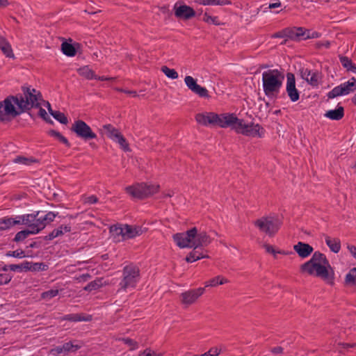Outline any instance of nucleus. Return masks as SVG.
Instances as JSON below:
<instances>
[{"mask_svg": "<svg viewBox=\"0 0 356 356\" xmlns=\"http://www.w3.org/2000/svg\"><path fill=\"white\" fill-rule=\"evenodd\" d=\"M272 38H287L286 29H284L280 31L275 33L274 34L272 35Z\"/></svg>", "mask_w": 356, "mask_h": 356, "instance_id": "57", "label": "nucleus"}, {"mask_svg": "<svg viewBox=\"0 0 356 356\" xmlns=\"http://www.w3.org/2000/svg\"><path fill=\"white\" fill-rule=\"evenodd\" d=\"M59 293L58 289H50L49 291H44L41 294V298L42 299L49 300L54 297L56 296Z\"/></svg>", "mask_w": 356, "mask_h": 356, "instance_id": "44", "label": "nucleus"}, {"mask_svg": "<svg viewBox=\"0 0 356 356\" xmlns=\"http://www.w3.org/2000/svg\"><path fill=\"white\" fill-rule=\"evenodd\" d=\"M103 129L105 131V134L107 137L111 138L112 140H114L115 138H117L118 135L121 134L118 129L115 128L110 124H104L103 126Z\"/></svg>", "mask_w": 356, "mask_h": 356, "instance_id": "26", "label": "nucleus"}, {"mask_svg": "<svg viewBox=\"0 0 356 356\" xmlns=\"http://www.w3.org/2000/svg\"><path fill=\"white\" fill-rule=\"evenodd\" d=\"M195 3L202 5H229L231 1L229 0H193Z\"/></svg>", "mask_w": 356, "mask_h": 356, "instance_id": "31", "label": "nucleus"}, {"mask_svg": "<svg viewBox=\"0 0 356 356\" xmlns=\"http://www.w3.org/2000/svg\"><path fill=\"white\" fill-rule=\"evenodd\" d=\"M211 242V239L206 232L198 233L197 231L193 245H194V249H197L200 247L207 246Z\"/></svg>", "mask_w": 356, "mask_h": 356, "instance_id": "17", "label": "nucleus"}, {"mask_svg": "<svg viewBox=\"0 0 356 356\" xmlns=\"http://www.w3.org/2000/svg\"><path fill=\"white\" fill-rule=\"evenodd\" d=\"M92 317L89 314H70L64 316L63 317V320L68 321L72 322H79V321H85L88 322L92 320Z\"/></svg>", "mask_w": 356, "mask_h": 356, "instance_id": "21", "label": "nucleus"}, {"mask_svg": "<svg viewBox=\"0 0 356 356\" xmlns=\"http://www.w3.org/2000/svg\"><path fill=\"white\" fill-rule=\"evenodd\" d=\"M138 356H156V355L154 351L147 348L143 352L140 353Z\"/></svg>", "mask_w": 356, "mask_h": 356, "instance_id": "59", "label": "nucleus"}, {"mask_svg": "<svg viewBox=\"0 0 356 356\" xmlns=\"http://www.w3.org/2000/svg\"><path fill=\"white\" fill-rule=\"evenodd\" d=\"M339 60L341 65L348 72L356 73V65L351 59L345 56H339Z\"/></svg>", "mask_w": 356, "mask_h": 356, "instance_id": "25", "label": "nucleus"}, {"mask_svg": "<svg viewBox=\"0 0 356 356\" xmlns=\"http://www.w3.org/2000/svg\"><path fill=\"white\" fill-rule=\"evenodd\" d=\"M17 98L14 95H9L4 100L0 102V122H8L20 115L22 112L17 106Z\"/></svg>", "mask_w": 356, "mask_h": 356, "instance_id": "5", "label": "nucleus"}, {"mask_svg": "<svg viewBox=\"0 0 356 356\" xmlns=\"http://www.w3.org/2000/svg\"><path fill=\"white\" fill-rule=\"evenodd\" d=\"M58 215V213H54L53 211L48 212L44 217L43 220L47 222V223H49L51 222H53L56 218V216Z\"/></svg>", "mask_w": 356, "mask_h": 356, "instance_id": "53", "label": "nucleus"}, {"mask_svg": "<svg viewBox=\"0 0 356 356\" xmlns=\"http://www.w3.org/2000/svg\"><path fill=\"white\" fill-rule=\"evenodd\" d=\"M70 130L74 132L77 137L88 141L97 138V134L84 121L76 120L72 125Z\"/></svg>", "mask_w": 356, "mask_h": 356, "instance_id": "10", "label": "nucleus"}, {"mask_svg": "<svg viewBox=\"0 0 356 356\" xmlns=\"http://www.w3.org/2000/svg\"><path fill=\"white\" fill-rule=\"evenodd\" d=\"M220 350L217 348H211L206 354L208 356H217L220 354Z\"/></svg>", "mask_w": 356, "mask_h": 356, "instance_id": "61", "label": "nucleus"}, {"mask_svg": "<svg viewBox=\"0 0 356 356\" xmlns=\"http://www.w3.org/2000/svg\"><path fill=\"white\" fill-rule=\"evenodd\" d=\"M330 45V43L329 41L318 42L316 44V47L318 48V49L321 48L322 47H325L326 48H329Z\"/></svg>", "mask_w": 356, "mask_h": 356, "instance_id": "63", "label": "nucleus"}, {"mask_svg": "<svg viewBox=\"0 0 356 356\" xmlns=\"http://www.w3.org/2000/svg\"><path fill=\"white\" fill-rule=\"evenodd\" d=\"M325 241L330 250L334 253H338L341 249V241L337 238H331L324 234Z\"/></svg>", "mask_w": 356, "mask_h": 356, "instance_id": "22", "label": "nucleus"}, {"mask_svg": "<svg viewBox=\"0 0 356 356\" xmlns=\"http://www.w3.org/2000/svg\"><path fill=\"white\" fill-rule=\"evenodd\" d=\"M71 227L70 225H60L58 228L54 229L51 233L44 237L45 241H51L54 238L63 235L65 233L70 232Z\"/></svg>", "mask_w": 356, "mask_h": 356, "instance_id": "20", "label": "nucleus"}, {"mask_svg": "<svg viewBox=\"0 0 356 356\" xmlns=\"http://www.w3.org/2000/svg\"><path fill=\"white\" fill-rule=\"evenodd\" d=\"M113 141L115 142V143H118L120 145V147L124 152H129L130 151V148H129V144H128L126 138L123 136V135L122 134L118 135V138H115Z\"/></svg>", "mask_w": 356, "mask_h": 356, "instance_id": "38", "label": "nucleus"}, {"mask_svg": "<svg viewBox=\"0 0 356 356\" xmlns=\"http://www.w3.org/2000/svg\"><path fill=\"white\" fill-rule=\"evenodd\" d=\"M161 70L170 79H176L178 78V73L174 69H170L164 65L161 67Z\"/></svg>", "mask_w": 356, "mask_h": 356, "instance_id": "40", "label": "nucleus"}, {"mask_svg": "<svg viewBox=\"0 0 356 356\" xmlns=\"http://www.w3.org/2000/svg\"><path fill=\"white\" fill-rule=\"evenodd\" d=\"M28 267L30 269H27V271L31 272L45 271L48 269V266L42 262H29V265H28Z\"/></svg>", "mask_w": 356, "mask_h": 356, "instance_id": "33", "label": "nucleus"}, {"mask_svg": "<svg viewBox=\"0 0 356 356\" xmlns=\"http://www.w3.org/2000/svg\"><path fill=\"white\" fill-rule=\"evenodd\" d=\"M287 38L294 40H303L304 28L303 27H291L286 28Z\"/></svg>", "mask_w": 356, "mask_h": 356, "instance_id": "18", "label": "nucleus"}, {"mask_svg": "<svg viewBox=\"0 0 356 356\" xmlns=\"http://www.w3.org/2000/svg\"><path fill=\"white\" fill-rule=\"evenodd\" d=\"M124 240L133 238L143 234L142 227L140 226H132L127 224L124 225Z\"/></svg>", "mask_w": 356, "mask_h": 356, "instance_id": "19", "label": "nucleus"}, {"mask_svg": "<svg viewBox=\"0 0 356 356\" xmlns=\"http://www.w3.org/2000/svg\"><path fill=\"white\" fill-rule=\"evenodd\" d=\"M81 347H82L81 343H74L72 341H71V348H72L71 352L72 353L76 352L77 350L80 349Z\"/></svg>", "mask_w": 356, "mask_h": 356, "instance_id": "62", "label": "nucleus"}, {"mask_svg": "<svg viewBox=\"0 0 356 356\" xmlns=\"http://www.w3.org/2000/svg\"><path fill=\"white\" fill-rule=\"evenodd\" d=\"M300 270L310 275H314L331 285L334 284V269L326 256L318 251L315 252L309 261L301 265Z\"/></svg>", "mask_w": 356, "mask_h": 356, "instance_id": "2", "label": "nucleus"}, {"mask_svg": "<svg viewBox=\"0 0 356 356\" xmlns=\"http://www.w3.org/2000/svg\"><path fill=\"white\" fill-rule=\"evenodd\" d=\"M79 74L88 80L95 79L96 74L93 70L90 69L88 66L80 67L78 70Z\"/></svg>", "mask_w": 356, "mask_h": 356, "instance_id": "32", "label": "nucleus"}, {"mask_svg": "<svg viewBox=\"0 0 356 356\" xmlns=\"http://www.w3.org/2000/svg\"><path fill=\"white\" fill-rule=\"evenodd\" d=\"M139 268L133 264L127 265L123 268V278L120 282L121 289L135 287L139 280Z\"/></svg>", "mask_w": 356, "mask_h": 356, "instance_id": "7", "label": "nucleus"}, {"mask_svg": "<svg viewBox=\"0 0 356 356\" xmlns=\"http://www.w3.org/2000/svg\"><path fill=\"white\" fill-rule=\"evenodd\" d=\"M195 120L204 126H218L221 128L231 127L236 134L248 137L262 138L264 135V128L253 122H247L243 119L238 118L234 113L217 114L213 112L197 113Z\"/></svg>", "mask_w": 356, "mask_h": 356, "instance_id": "1", "label": "nucleus"}, {"mask_svg": "<svg viewBox=\"0 0 356 356\" xmlns=\"http://www.w3.org/2000/svg\"><path fill=\"white\" fill-rule=\"evenodd\" d=\"M264 246L267 252L274 254L275 257L276 253H280V254H287L284 251L276 252L275 250L274 249V248L270 245L265 244Z\"/></svg>", "mask_w": 356, "mask_h": 356, "instance_id": "56", "label": "nucleus"}, {"mask_svg": "<svg viewBox=\"0 0 356 356\" xmlns=\"http://www.w3.org/2000/svg\"><path fill=\"white\" fill-rule=\"evenodd\" d=\"M158 188V186L140 183L127 186L126 191L134 197L143 199L156 193Z\"/></svg>", "mask_w": 356, "mask_h": 356, "instance_id": "6", "label": "nucleus"}, {"mask_svg": "<svg viewBox=\"0 0 356 356\" xmlns=\"http://www.w3.org/2000/svg\"><path fill=\"white\" fill-rule=\"evenodd\" d=\"M62 52L70 57L74 56L76 53V50L74 46L67 42H63L61 44Z\"/></svg>", "mask_w": 356, "mask_h": 356, "instance_id": "28", "label": "nucleus"}, {"mask_svg": "<svg viewBox=\"0 0 356 356\" xmlns=\"http://www.w3.org/2000/svg\"><path fill=\"white\" fill-rule=\"evenodd\" d=\"M6 257H13L15 258L22 259L26 257L25 252L22 250H17L15 251H8L6 253Z\"/></svg>", "mask_w": 356, "mask_h": 356, "instance_id": "47", "label": "nucleus"}, {"mask_svg": "<svg viewBox=\"0 0 356 356\" xmlns=\"http://www.w3.org/2000/svg\"><path fill=\"white\" fill-rule=\"evenodd\" d=\"M2 52L8 58L14 57V54L13 52V49L11 48V45L8 42L1 49Z\"/></svg>", "mask_w": 356, "mask_h": 356, "instance_id": "49", "label": "nucleus"}, {"mask_svg": "<svg viewBox=\"0 0 356 356\" xmlns=\"http://www.w3.org/2000/svg\"><path fill=\"white\" fill-rule=\"evenodd\" d=\"M40 211H35L33 213L22 215L19 218H22V222H23V225L28 227L32 226L31 225L34 223L35 218L38 217Z\"/></svg>", "mask_w": 356, "mask_h": 356, "instance_id": "27", "label": "nucleus"}, {"mask_svg": "<svg viewBox=\"0 0 356 356\" xmlns=\"http://www.w3.org/2000/svg\"><path fill=\"white\" fill-rule=\"evenodd\" d=\"M346 283L356 284V268H353L346 276Z\"/></svg>", "mask_w": 356, "mask_h": 356, "instance_id": "43", "label": "nucleus"}, {"mask_svg": "<svg viewBox=\"0 0 356 356\" xmlns=\"http://www.w3.org/2000/svg\"><path fill=\"white\" fill-rule=\"evenodd\" d=\"M205 257H208V256L204 255L202 252H200L198 250L193 248V250L186 257V261L188 263H192Z\"/></svg>", "mask_w": 356, "mask_h": 356, "instance_id": "30", "label": "nucleus"}, {"mask_svg": "<svg viewBox=\"0 0 356 356\" xmlns=\"http://www.w3.org/2000/svg\"><path fill=\"white\" fill-rule=\"evenodd\" d=\"M204 292V288L189 290L181 294V302L184 305H191Z\"/></svg>", "mask_w": 356, "mask_h": 356, "instance_id": "14", "label": "nucleus"}, {"mask_svg": "<svg viewBox=\"0 0 356 356\" xmlns=\"http://www.w3.org/2000/svg\"><path fill=\"white\" fill-rule=\"evenodd\" d=\"M321 79V74L318 71H312L307 83L312 86H317L319 84V80Z\"/></svg>", "mask_w": 356, "mask_h": 356, "instance_id": "37", "label": "nucleus"}, {"mask_svg": "<svg viewBox=\"0 0 356 356\" xmlns=\"http://www.w3.org/2000/svg\"><path fill=\"white\" fill-rule=\"evenodd\" d=\"M110 233L113 236L116 241H120V237H122V240H124V225L117 224L110 227Z\"/></svg>", "mask_w": 356, "mask_h": 356, "instance_id": "23", "label": "nucleus"}, {"mask_svg": "<svg viewBox=\"0 0 356 356\" xmlns=\"http://www.w3.org/2000/svg\"><path fill=\"white\" fill-rule=\"evenodd\" d=\"M184 82L189 90L193 93L197 95L200 97L208 98L209 97V92L204 87L197 83L196 79L191 76H186L184 79Z\"/></svg>", "mask_w": 356, "mask_h": 356, "instance_id": "12", "label": "nucleus"}, {"mask_svg": "<svg viewBox=\"0 0 356 356\" xmlns=\"http://www.w3.org/2000/svg\"><path fill=\"white\" fill-rule=\"evenodd\" d=\"M91 278V275L89 273H85L81 275L76 278L79 282H86Z\"/></svg>", "mask_w": 356, "mask_h": 356, "instance_id": "60", "label": "nucleus"}, {"mask_svg": "<svg viewBox=\"0 0 356 356\" xmlns=\"http://www.w3.org/2000/svg\"><path fill=\"white\" fill-rule=\"evenodd\" d=\"M39 115L47 123L52 124L54 123L53 120L49 118L46 111L42 107H39Z\"/></svg>", "mask_w": 356, "mask_h": 356, "instance_id": "50", "label": "nucleus"}, {"mask_svg": "<svg viewBox=\"0 0 356 356\" xmlns=\"http://www.w3.org/2000/svg\"><path fill=\"white\" fill-rule=\"evenodd\" d=\"M304 36L303 40L310 39V38H319L321 34L316 31H312L309 29H306L304 28Z\"/></svg>", "mask_w": 356, "mask_h": 356, "instance_id": "48", "label": "nucleus"}, {"mask_svg": "<svg viewBox=\"0 0 356 356\" xmlns=\"http://www.w3.org/2000/svg\"><path fill=\"white\" fill-rule=\"evenodd\" d=\"M227 282V279L222 277L220 276H217L206 282V286H216L218 284H223Z\"/></svg>", "mask_w": 356, "mask_h": 356, "instance_id": "39", "label": "nucleus"}, {"mask_svg": "<svg viewBox=\"0 0 356 356\" xmlns=\"http://www.w3.org/2000/svg\"><path fill=\"white\" fill-rule=\"evenodd\" d=\"M356 90V86L354 87L353 83H350V81L345 82L343 83L340 84L334 87L332 90H330L327 96L329 99H334L337 97L341 95H346L353 92Z\"/></svg>", "mask_w": 356, "mask_h": 356, "instance_id": "11", "label": "nucleus"}, {"mask_svg": "<svg viewBox=\"0 0 356 356\" xmlns=\"http://www.w3.org/2000/svg\"><path fill=\"white\" fill-rule=\"evenodd\" d=\"M12 276L7 273H0V285L9 283L12 279Z\"/></svg>", "mask_w": 356, "mask_h": 356, "instance_id": "52", "label": "nucleus"}, {"mask_svg": "<svg viewBox=\"0 0 356 356\" xmlns=\"http://www.w3.org/2000/svg\"><path fill=\"white\" fill-rule=\"evenodd\" d=\"M284 74L277 69L268 70L262 73L263 90L270 99L277 97L283 86Z\"/></svg>", "mask_w": 356, "mask_h": 356, "instance_id": "3", "label": "nucleus"}, {"mask_svg": "<svg viewBox=\"0 0 356 356\" xmlns=\"http://www.w3.org/2000/svg\"><path fill=\"white\" fill-rule=\"evenodd\" d=\"M259 229L270 236H273L280 229L281 222L273 217H262L254 222Z\"/></svg>", "mask_w": 356, "mask_h": 356, "instance_id": "8", "label": "nucleus"}, {"mask_svg": "<svg viewBox=\"0 0 356 356\" xmlns=\"http://www.w3.org/2000/svg\"><path fill=\"white\" fill-rule=\"evenodd\" d=\"M51 115L54 119L58 120L60 123L63 124H67L68 122L67 118L63 113L56 111L54 113H51Z\"/></svg>", "mask_w": 356, "mask_h": 356, "instance_id": "42", "label": "nucleus"}, {"mask_svg": "<svg viewBox=\"0 0 356 356\" xmlns=\"http://www.w3.org/2000/svg\"><path fill=\"white\" fill-rule=\"evenodd\" d=\"M300 72L302 79H305L307 82L311 74H312V70L307 68H302L300 70Z\"/></svg>", "mask_w": 356, "mask_h": 356, "instance_id": "54", "label": "nucleus"}, {"mask_svg": "<svg viewBox=\"0 0 356 356\" xmlns=\"http://www.w3.org/2000/svg\"><path fill=\"white\" fill-rule=\"evenodd\" d=\"M197 232V227H194L185 232L177 233L173 235L174 241L180 248H194V245H193Z\"/></svg>", "mask_w": 356, "mask_h": 356, "instance_id": "9", "label": "nucleus"}, {"mask_svg": "<svg viewBox=\"0 0 356 356\" xmlns=\"http://www.w3.org/2000/svg\"><path fill=\"white\" fill-rule=\"evenodd\" d=\"M202 20L207 24L219 25L220 22L217 17L210 16L207 13H205L203 15Z\"/></svg>", "mask_w": 356, "mask_h": 356, "instance_id": "46", "label": "nucleus"}, {"mask_svg": "<svg viewBox=\"0 0 356 356\" xmlns=\"http://www.w3.org/2000/svg\"><path fill=\"white\" fill-rule=\"evenodd\" d=\"M348 249L351 254L356 259V247L355 245H348Z\"/></svg>", "mask_w": 356, "mask_h": 356, "instance_id": "64", "label": "nucleus"}, {"mask_svg": "<svg viewBox=\"0 0 356 356\" xmlns=\"http://www.w3.org/2000/svg\"><path fill=\"white\" fill-rule=\"evenodd\" d=\"M22 94H18L14 97L17 98V106H19L22 113L31 110L32 108L40 107L38 99L41 97L39 91L31 86H23L22 88Z\"/></svg>", "mask_w": 356, "mask_h": 356, "instance_id": "4", "label": "nucleus"}, {"mask_svg": "<svg viewBox=\"0 0 356 356\" xmlns=\"http://www.w3.org/2000/svg\"><path fill=\"white\" fill-rule=\"evenodd\" d=\"M125 344L131 347V350H134L138 348V343L136 341H134L129 338H124L122 339Z\"/></svg>", "mask_w": 356, "mask_h": 356, "instance_id": "55", "label": "nucleus"}, {"mask_svg": "<svg viewBox=\"0 0 356 356\" xmlns=\"http://www.w3.org/2000/svg\"><path fill=\"white\" fill-rule=\"evenodd\" d=\"M29 236V232L28 229H24L22 231L18 232L13 238V241L16 243H19L21 241H23L24 239H26Z\"/></svg>", "mask_w": 356, "mask_h": 356, "instance_id": "45", "label": "nucleus"}, {"mask_svg": "<svg viewBox=\"0 0 356 356\" xmlns=\"http://www.w3.org/2000/svg\"><path fill=\"white\" fill-rule=\"evenodd\" d=\"M13 227L12 218L5 217L0 218V231L6 230Z\"/></svg>", "mask_w": 356, "mask_h": 356, "instance_id": "41", "label": "nucleus"}, {"mask_svg": "<svg viewBox=\"0 0 356 356\" xmlns=\"http://www.w3.org/2000/svg\"><path fill=\"white\" fill-rule=\"evenodd\" d=\"M28 265H29V261H25L20 264H10L9 265V270L14 272H26L27 269H30L28 267Z\"/></svg>", "mask_w": 356, "mask_h": 356, "instance_id": "36", "label": "nucleus"}, {"mask_svg": "<svg viewBox=\"0 0 356 356\" xmlns=\"http://www.w3.org/2000/svg\"><path fill=\"white\" fill-rule=\"evenodd\" d=\"M104 285L103 278H97L96 280L89 282L83 289L86 291H92L97 290Z\"/></svg>", "mask_w": 356, "mask_h": 356, "instance_id": "29", "label": "nucleus"}, {"mask_svg": "<svg viewBox=\"0 0 356 356\" xmlns=\"http://www.w3.org/2000/svg\"><path fill=\"white\" fill-rule=\"evenodd\" d=\"M286 90L291 102H297L300 98V92L296 87V79L293 73L289 72L286 74Z\"/></svg>", "mask_w": 356, "mask_h": 356, "instance_id": "13", "label": "nucleus"}, {"mask_svg": "<svg viewBox=\"0 0 356 356\" xmlns=\"http://www.w3.org/2000/svg\"><path fill=\"white\" fill-rule=\"evenodd\" d=\"M32 226H29V229H28L29 236L31 234H36L39 233L41 230L38 228V227L33 223L31 225Z\"/></svg>", "mask_w": 356, "mask_h": 356, "instance_id": "58", "label": "nucleus"}, {"mask_svg": "<svg viewBox=\"0 0 356 356\" xmlns=\"http://www.w3.org/2000/svg\"><path fill=\"white\" fill-rule=\"evenodd\" d=\"M34 224L38 227L40 230H42L47 225V222L43 220V217H36Z\"/></svg>", "mask_w": 356, "mask_h": 356, "instance_id": "51", "label": "nucleus"}, {"mask_svg": "<svg viewBox=\"0 0 356 356\" xmlns=\"http://www.w3.org/2000/svg\"><path fill=\"white\" fill-rule=\"evenodd\" d=\"M344 115V109L342 106H338L334 110H330L327 111L325 116L333 120H339Z\"/></svg>", "mask_w": 356, "mask_h": 356, "instance_id": "24", "label": "nucleus"}, {"mask_svg": "<svg viewBox=\"0 0 356 356\" xmlns=\"http://www.w3.org/2000/svg\"><path fill=\"white\" fill-rule=\"evenodd\" d=\"M175 15L177 17L184 19H189L195 16V11L193 8L186 5L177 6L176 3L174 6Z\"/></svg>", "mask_w": 356, "mask_h": 356, "instance_id": "15", "label": "nucleus"}, {"mask_svg": "<svg viewBox=\"0 0 356 356\" xmlns=\"http://www.w3.org/2000/svg\"><path fill=\"white\" fill-rule=\"evenodd\" d=\"M13 161L15 163L24 164L26 165H31L34 163H38V161L33 157H24L22 156H17Z\"/></svg>", "mask_w": 356, "mask_h": 356, "instance_id": "34", "label": "nucleus"}, {"mask_svg": "<svg viewBox=\"0 0 356 356\" xmlns=\"http://www.w3.org/2000/svg\"><path fill=\"white\" fill-rule=\"evenodd\" d=\"M293 250L303 259L308 257L314 251V248L309 244L300 241L293 245Z\"/></svg>", "mask_w": 356, "mask_h": 356, "instance_id": "16", "label": "nucleus"}, {"mask_svg": "<svg viewBox=\"0 0 356 356\" xmlns=\"http://www.w3.org/2000/svg\"><path fill=\"white\" fill-rule=\"evenodd\" d=\"M48 134L49 136L56 138L60 142L65 144L66 145V147H70V143H69L68 140L65 136H63L60 132H58L56 130H54V129H51L48 132Z\"/></svg>", "mask_w": 356, "mask_h": 356, "instance_id": "35", "label": "nucleus"}]
</instances>
